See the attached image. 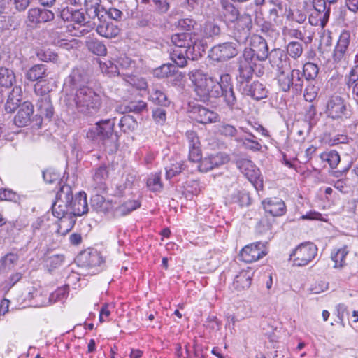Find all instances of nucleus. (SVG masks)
<instances>
[{
  "mask_svg": "<svg viewBox=\"0 0 358 358\" xmlns=\"http://www.w3.org/2000/svg\"><path fill=\"white\" fill-rule=\"evenodd\" d=\"M268 56V48L264 38L254 35L251 38L250 46L245 48L242 56L238 59V71L239 79L248 82L253 73H263L261 64L257 62L264 61Z\"/></svg>",
  "mask_w": 358,
  "mask_h": 358,
  "instance_id": "nucleus-1",
  "label": "nucleus"
},
{
  "mask_svg": "<svg viewBox=\"0 0 358 358\" xmlns=\"http://www.w3.org/2000/svg\"><path fill=\"white\" fill-rule=\"evenodd\" d=\"M63 103L69 110H77L84 115H93L97 113L102 106L101 96L93 89L83 87L75 92H66Z\"/></svg>",
  "mask_w": 358,
  "mask_h": 358,
  "instance_id": "nucleus-2",
  "label": "nucleus"
},
{
  "mask_svg": "<svg viewBox=\"0 0 358 358\" xmlns=\"http://www.w3.org/2000/svg\"><path fill=\"white\" fill-rule=\"evenodd\" d=\"M197 41V36L193 32L177 33L172 35L171 43L175 45V48L171 52V58L178 66H185L187 59H197L198 54L195 52Z\"/></svg>",
  "mask_w": 358,
  "mask_h": 358,
  "instance_id": "nucleus-3",
  "label": "nucleus"
},
{
  "mask_svg": "<svg viewBox=\"0 0 358 358\" xmlns=\"http://www.w3.org/2000/svg\"><path fill=\"white\" fill-rule=\"evenodd\" d=\"M188 75L197 100L208 102L212 98L220 97L219 81L214 80L198 69L190 71Z\"/></svg>",
  "mask_w": 358,
  "mask_h": 358,
  "instance_id": "nucleus-4",
  "label": "nucleus"
},
{
  "mask_svg": "<svg viewBox=\"0 0 358 358\" xmlns=\"http://www.w3.org/2000/svg\"><path fill=\"white\" fill-rule=\"evenodd\" d=\"M276 80L280 90L288 92L291 88L294 93L301 92L303 87V79L299 70L290 69L289 71L278 72Z\"/></svg>",
  "mask_w": 358,
  "mask_h": 358,
  "instance_id": "nucleus-5",
  "label": "nucleus"
},
{
  "mask_svg": "<svg viewBox=\"0 0 358 358\" xmlns=\"http://www.w3.org/2000/svg\"><path fill=\"white\" fill-rule=\"evenodd\" d=\"M72 199L71 187L68 185L61 186L56 194V200L52 204V214L56 217L71 214V204Z\"/></svg>",
  "mask_w": 358,
  "mask_h": 358,
  "instance_id": "nucleus-6",
  "label": "nucleus"
},
{
  "mask_svg": "<svg viewBox=\"0 0 358 358\" xmlns=\"http://www.w3.org/2000/svg\"><path fill=\"white\" fill-rule=\"evenodd\" d=\"M325 113L328 117L337 120L347 119L350 115L344 99L336 94L327 100Z\"/></svg>",
  "mask_w": 358,
  "mask_h": 358,
  "instance_id": "nucleus-7",
  "label": "nucleus"
},
{
  "mask_svg": "<svg viewBox=\"0 0 358 358\" xmlns=\"http://www.w3.org/2000/svg\"><path fill=\"white\" fill-rule=\"evenodd\" d=\"M317 252V248L313 243H301L290 254V259L294 265L303 266L315 258Z\"/></svg>",
  "mask_w": 358,
  "mask_h": 358,
  "instance_id": "nucleus-8",
  "label": "nucleus"
},
{
  "mask_svg": "<svg viewBox=\"0 0 358 358\" xmlns=\"http://www.w3.org/2000/svg\"><path fill=\"white\" fill-rule=\"evenodd\" d=\"M219 86H220V96L223 98L227 106L231 110L238 109L237 99L229 74L224 73L220 76Z\"/></svg>",
  "mask_w": 358,
  "mask_h": 358,
  "instance_id": "nucleus-9",
  "label": "nucleus"
},
{
  "mask_svg": "<svg viewBox=\"0 0 358 358\" xmlns=\"http://www.w3.org/2000/svg\"><path fill=\"white\" fill-rule=\"evenodd\" d=\"M115 124L114 120L99 121L87 131V136L93 140L97 139L104 142L113 137Z\"/></svg>",
  "mask_w": 358,
  "mask_h": 358,
  "instance_id": "nucleus-10",
  "label": "nucleus"
},
{
  "mask_svg": "<svg viewBox=\"0 0 358 358\" xmlns=\"http://www.w3.org/2000/svg\"><path fill=\"white\" fill-rule=\"evenodd\" d=\"M233 24V34L236 41L238 43H245L250 35V29L252 26L250 15L243 13Z\"/></svg>",
  "mask_w": 358,
  "mask_h": 358,
  "instance_id": "nucleus-11",
  "label": "nucleus"
},
{
  "mask_svg": "<svg viewBox=\"0 0 358 358\" xmlns=\"http://www.w3.org/2000/svg\"><path fill=\"white\" fill-rule=\"evenodd\" d=\"M267 243L256 242L245 246L240 252V257L247 263L255 262L268 253Z\"/></svg>",
  "mask_w": 358,
  "mask_h": 358,
  "instance_id": "nucleus-12",
  "label": "nucleus"
},
{
  "mask_svg": "<svg viewBox=\"0 0 358 358\" xmlns=\"http://www.w3.org/2000/svg\"><path fill=\"white\" fill-rule=\"evenodd\" d=\"M236 45L233 43H224L211 49L210 57L213 60L221 62L235 57L237 53Z\"/></svg>",
  "mask_w": 358,
  "mask_h": 358,
  "instance_id": "nucleus-13",
  "label": "nucleus"
},
{
  "mask_svg": "<svg viewBox=\"0 0 358 358\" xmlns=\"http://www.w3.org/2000/svg\"><path fill=\"white\" fill-rule=\"evenodd\" d=\"M109 171L108 167L101 165L94 169L91 188L97 193H104L107 191V180L108 178Z\"/></svg>",
  "mask_w": 358,
  "mask_h": 358,
  "instance_id": "nucleus-14",
  "label": "nucleus"
},
{
  "mask_svg": "<svg viewBox=\"0 0 358 358\" xmlns=\"http://www.w3.org/2000/svg\"><path fill=\"white\" fill-rule=\"evenodd\" d=\"M76 261L80 266L87 268L99 266L103 262V257L96 250H85L80 252Z\"/></svg>",
  "mask_w": 358,
  "mask_h": 358,
  "instance_id": "nucleus-15",
  "label": "nucleus"
},
{
  "mask_svg": "<svg viewBox=\"0 0 358 358\" xmlns=\"http://www.w3.org/2000/svg\"><path fill=\"white\" fill-rule=\"evenodd\" d=\"M189 113L192 119L201 124L215 122L219 117L215 112L201 105L193 106Z\"/></svg>",
  "mask_w": 358,
  "mask_h": 358,
  "instance_id": "nucleus-16",
  "label": "nucleus"
},
{
  "mask_svg": "<svg viewBox=\"0 0 358 358\" xmlns=\"http://www.w3.org/2000/svg\"><path fill=\"white\" fill-rule=\"evenodd\" d=\"M34 113V106L31 102L25 101L20 106L17 113L14 117V123L19 127L27 126L31 121Z\"/></svg>",
  "mask_w": 358,
  "mask_h": 358,
  "instance_id": "nucleus-17",
  "label": "nucleus"
},
{
  "mask_svg": "<svg viewBox=\"0 0 358 358\" xmlns=\"http://www.w3.org/2000/svg\"><path fill=\"white\" fill-rule=\"evenodd\" d=\"M270 62L277 68L278 72L291 69L289 58L282 50L274 49L270 54Z\"/></svg>",
  "mask_w": 358,
  "mask_h": 358,
  "instance_id": "nucleus-18",
  "label": "nucleus"
},
{
  "mask_svg": "<svg viewBox=\"0 0 358 358\" xmlns=\"http://www.w3.org/2000/svg\"><path fill=\"white\" fill-rule=\"evenodd\" d=\"M99 23L96 24V32L101 36L112 38L116 37L120 32L119 27L110 20H102L97 17Z\"/></svg>",
  "mask_w": 358,
  "mask_h": 358,
  "instance_id": "nucleus-19",
  "label": "nucleus"
},
{
  "mask_svg": "<svg viewBox=\"0 0 358 358\" xmlns=\"http://www.w3.org/2000/svg\"><path fill=\"white\" fill-rule=\"evenodd\" d=\"M237 167L252 183L257 182L259 176V169H256L254 164L249 159H241L236 162Z\"/></svg>",
  "mask_w": 358,
  "mask_h": 358,
  "instance_id": "nucleus-20",
  "label": "nucleus"
},
{
  "mask_svg": "<svg viewBox=\"0 0 358 358\" xmlns=\"http://www.w3.org/2000/svg\"><path fill=\"white\" fill-rule=\"evenodd\" d=\"M262 205L264 210L273 217L282 216L286 211L285 204L283 201L276 198L264 200Z\"/></svg>",
  "mask_w": 358,
  "mask_h": 358,
  "instance_id": "nucleus-21",
  "label": "nucleus"
},
{
  "mask_svg": "<svg viewBox=\"0 0 358 358\" xmlns=\"http://www.w3.org/2000/svg\"><path fill=\"white\" fill-rule=\"evenodd\" d=\"M240 81L243 83H248L250 80L245 82L240 79ZM243 93L254 99L259 100L267 96L268 91L262 83L254 82L250 85L246 83L245 86L243 87Z\"/></svg>",
  "mask_w": 358,
  "mask_h": 358,
  "instance_id": "nucleus-22",
  "label": "nucleus"
},
{
  "mask_svg": "<svg viewBox=\"0 0 358 358\" xmlns=\"http://www.w3.org/2000/svg\"><path fill=\"white\" fill-rule=\"evenodd\" d=\"M71 204V214L81 216L88 212L87 196L85 192H79L75 198L72 197Z\"/></svg>",
  "mask_w": 358,
  "mask_h": 358,
  "instance_id": "nucleus-23",
  "label": "nucleus"
},
{
  "mask_svg": "<svg viewBox=\"0 0 358 358\" xmlns=\"http://www.w3.org/2000/svg\"><path fill=\"white\" fill-rule=\"evenodd\" d=\"M350 34L348 31H343L339 37L337 45L334 52L335 61H341L345 56L350 43Z\"/></svg>",
  "mask_w": 358,
  "mask_h": 358,
  "instance_id": "nucleus-24",
  "label": "nucleus"
},
{
  "mask_svg": "<svg viewBox=\"0 0 358 358\" xmlns=\"http://www.w3.org/2000/svg\"><path fill=\"white\" fill-rule=\"evenodd\" d=\"M47 70L44 64H35L25 72V78L31 82H38L48 76Z\"/></svg>",
  "mask_w": 358,
  "mask_h": 358,
  "instance_id": "nucleus-25",
  "label": "nucleus"
},
{
  "mask_svg": "<svg viewBox=\"0 0 358 358\" xmlns=\"http://www.w3.org/2000/svg\"><path fill=\"white\" fill-rule=\"evenodd\" d=\"M313 6L315 11L318 13L320 25L324 27L329 20L331 6L329 5L327 8L325 0H313Z\"/></svg>",
  "mask_w": 358,
  "mask_h": 358,
  "instance_id": "nucleus-26",
  "label": "nucleus"
},
{
  "mask_svg": "<svg viewBox=\"0 0 358 358\" xmlns=\"http://www.w3.org/2000/svg\"><path fill=\"white\" fill-rule=\"evenodd\" d=\"M40 115L50 119L53 115V106L50 96L40 97L36 104Z\"/></svg>",
  "mask_w": 358,
  "mask_h": 358,
  "instance_id": "nucleus-27",
  "label": "nucleus"
},
{
  "mask_svg": "<svg viewBox=\"0 0 358 358\" xmlns=\"http://www.w3.org/2000/svg\"><path fill=\"white\" fill-rule=\"evenodd\" d=\"M100 194L101 193L96 192V194L92 197L91 206L96 211L105 213L113 208V205L109 200H106Z\"/></svg>",
  "mask_w": 358,
  "mask_h": 358,
  "instance_id": "nucleus-28",
  "label": "nucleus"
},
{
  "mask_svg": "<svg viewBox=\"0 0 358 358\" xmlns=\"http://www.w3.org/2000/svg\"><path fill=\"white\" fill-rule=\"evenodd\" d=\"M76 216L71 213L67 214V215L62 216L61 217H57L59 219L58 233L65 235L71 231L76 223Z\"/></svg>",
  "mask_w": 358,
  "mask_h": 358,
  "instance_id": "nucleus-29",
  "label": "nucleus"
},
{
  "mask_svg": "<svg viewBox=\"0 0 358 358\" xmlns=\"http://www.w3.org/2000/svg\"><path fill=\"white\" fill-rule=\"evenodd\" d=\"M86 46L89 51L99 56L106 55L107 49L106 45L96 38L89 37L86 41Z\"/></svg>",
  "mask_w": 358,
  "mask_h": 358,
  "instance_id": "nucleus-30",
  "label": "nucleus"
},
{
  "mask_svg": "<svg viewBox=\"0 0 358 358\" xmlns=\"http://www.w3.org/2000/svg\"><path fill=\"white\" fill-rule=\"evenodd\" d=\"M222 7L224 20L227 24L234 22L241 15L238 9L231 3H223Z\"/></svg>",
  "mask_w": 358,
  "mask_h": 358,
  "instance_id": "nucleus-31",
  "label": "nucleus"
},
{
  "mask_svg": "<svg viewBox=\"0 0 358 358\" xmlns=\"http://www.w3.org/2000/svg\"><path fill=\"white\" fill-rule=\"evenodd\" d=\"M252 282V277L249 271H242L236 276L234 281V287L238 289H245L250 287Z\"/></svg>",
  "mask_w": 358,
  "mask_h": 358,
  "instance_id": "nucleus-32",
  "label": "nucleus"
},
{
  "mask_svg": "<svg viewBox=\"0 0 358 358\" xmlns=\"http://www.w3.org/2000/svg\"><path fill=\"white\" fill-rule=\"evenodd\" d=\"M15 82V76L14 72L7 68H0V86L9 88L13 86Z\"/></svg>",
  "mask_w": 358,
  "mask_h": 358,
  "instance_id": "nucleus-33",
  "label": "nucleus"
},
{
  "mask_svg": "<svg viewBox=\"0 0 358 358\" xmlns=\"http://www.w3.org/2000/svg\"><path fill=\"white\" fill-rule=\"evenodd\" d=\"M100 3L101 0H85L86 13L90 18L99 17L100 9L102 8Z\"/></svg>",
  "mask_w": 358,
  "mask_h": 358,
  "instance_id": "nucleus-34",
  "label": "nucleus"
},
{
  "mask_svg": "<svg viewBox=\"0 0 358 358\" xmlns=\"http://www.w3.org/2000/svg\"><path fill=\"white\" fill-rule=\"evenodd\" d=\"M150 99L153 103L162 106L166 107L170 104L166 94L157 88L153 89L152 92L150 94Z\"/></svg>",
  "mask_w": 358,
  "mask_h": 358,
  "instance_id": "nucleus-35",
  "label": "nucleus"
},
{
  "mask_svg": "<svg viewBox=\"0 0 358 358\" xmlns=\"http://www.w3.org/2000/svg\"><path fill=\"white\" fill-rule=\"evenodd\" d=\"M270 3L273 5V7L269 9V18L276 21L286 10L285 5L280 0H270Z\"/></svg>",
  "mask_w": 358,
  "mask_h": 358,
  "instance_id": "nucleus-36",
  "label": "nucleus"
},
{
  "mask_svg": "<svg viewBox=\"0 0 358 358\" xmlns=\"http://www.w3.org/2000/svg\"><path fill=\"white\" fill-rule=\"evenodd\" d=\"M320 157L321 160L328 163L331 169L336 168L340 162V155L336 151L323 152Z\"/></svg>",
  "mask_w": 358,
  "mask_h": 358,
  "instance_id": "nucleus-37",
  "label": "nucleus"
},
{
  "mask_svg": "<svg viewBox=\"0 0 358 358\" xmlns=\"http://www.w3.org/2000/svg\"><path fill=\"white\" fill-rule=\"evenodd\" d=\"M34 90L36 95L43 97L50 96L49 93L52 91V87L46 80H41L34 85Z\"/></svg>",
  "mask_w": 358,
  "mask_h": 358,
  "instance_id": "nucleus-38",
  "label": "nucleus"
},
{
  "mask_svg": "<svg viewBox=\"0 0 358 358\" xmlns=\"http://www.w3.org/2000/svg\"><path fill=\"white\" fill-rule=\"evenodd\" d=\"M176 66L171 64H166L162 65L160 67L154 70L155 76L159 78H164L169 77L175 72Z\"/></svg>",
  "mask_w": 358,
  "mask_h": 358,
  "instance_id": "nucleus-39",
  "label": "nucleus"
},
{
  "mask_svg": "<svg viewBox=\"0 0 358 358\" xmlns=\"http://www.w3.org/2000/svg\"><path fill=\"white\" fill-rule=\"evenodd\" d=\"M273 222V218H269L266 216L262 217L256 226L257 232L261 234L269 232Z\"/></svg>",
  "mask_w": 358,
  "mask_h": 358,
  "instance_id": "nucleus-40",
  "label": "nucleus"
},
{
  "mask_svg": "<svg viewBox=\"0 0 358 358\" xmlns=\"http://www.w3.org/2000/svg\"><path fill=\"white\" fill-rule=\"evenodd\" d=\"M348 254L346 248L338 249L335 254L331 255V259L334 262L335 268H341L345 264V257Z\"/></svg>",
  "mask_w": 358,
  "mask_h": 358,
  "instance_id": "nucleus-41",
  "label": "nucleus"
},
{
  "mask_svg": "<svg viewBox=\"0 0 358 358\" xmlns=\"http://www.w3.org/2000/svg\"><path fill=\"white\" fill-rule=\"evenodd\" d=\"M287 52L292 58L297 59L302 55V44L299 42H290L287 46Z\"/></svg>",
  "mask_w": 358,
  "mask_h": 358,
  "instance_id": "nucleus-42",
  "label": "nucleus"
},
{
  "mask_svg": "<svg viewBox=\"0 0 358 358\" xmlns=\"http://www.w3.org/2000/svg\"><path fill=\"white\" fill-rule=\"evenodd\" d=\"M136 122L130 115L123 116L119 122V127L124 133L133 130L136 126Z\"/></svg>",
  "mask_w": 358,
  "mask_h": 358,
  "instance_id": "nucleus-43",
  "label": "nucleus"
},
{
  "mask_svg": "<svg viewBox=\"0 0 358 358\" xmlns=\"http://www.w3.org/2000/svg\"><path fill=\"white\" fill-rule=\"evenodd\" d=\"M148 187L153 192H159L162 189V184L160 181V176L159 173H155L148 179Z\"/></svg>",
  "mask_w": 358,
  "mask_h": 358,
  "instance_id": "nucleus-44",
  "label": "nucleus"
},
{
  "mask_svg": "<svg viewBox=\"0 0 358 358\" xmlns=\"http://www.w3.org/2000/svg\"><path fill=\"white\" fill-rule=\"evenodd\" d=\"M303 74L306 79H314L318 74V66L312 62H307L303 66Z\"/></svg>",
  "mask_w": 358,
  "mask_h": 358,
  "instance_id": "nucleus-45",
  "label": "nucleus"
},
{
  "mask_svg": "<svg viewBox=\"0 0 358 358\" xmlns=\"http://www.w3.org/2000/svg\"><path fill=\"white\" fill-rule=\"evenodd\" d=\"M251 138H245L241 140L243 145L252 151H259L262 149L261 144L255 139L253 135H250Z\"/></svg>",
  "mask_w": 358,
  "mask_h": 358,
  "instance_id": "nucleus-46",
  "label": "nucleus"
},
{
  "mask_svg": "<svg viewBox=\"0 0 358 358\" xmlns=\"http://www.w3.org/2000/svg\"><path fill=\"white\" fill-rule=\"evenodd\" d=\"M208 157L212 162L211 164L213 169L227 163L229 159L227 155L221 152H217Z\"/></svg>",
  "mask_w": 358,
  "mask_h": 358,
  "instance_id": "nucleus-47",
  "label": "nucleus"
},
{
  "mask_svg": "<svg viewBox=\"0 0 358 358\" xmlns=\"http://www.w3.org/2000/svg\"><path fill=\"white\" fill-rule=\"evenodd\" d=\"M220 27L214 22H207L203 27L204 34L207 36H217L220 34Z\"/></svg>",
  "mask_w": 358,
  "mask_h": 358,
  "instance_id": "nucleus-48",
  "label": "nucleus"
},
{
  "mask_svg": "<svg viewBox=\"0 0 358 358\" xmlns=\"http://www.w3.org/2000/svg\"><path fill=\"white\" fill-rule=\"evenodd\" d=\"M345 83L349 89L354 84L358 83V65L353 66L345 76Z\"/></svg>",
  "mask_w": 358,
  "mask_h": 358,
  "instance_id": "nucleus-49",
  "label": "nucleus"
},
{
  "mask_svg": "<svg viewBox=\"0 0 358 358\" xmlns=\"http://www.w3.org/2000/svg\"><path fill=\"white\" fill-rule=\"evenodd\" d=\"M318 87L313 84H308L305 89L303 96L306 101L312 102L316 99Z\"/></svg>",
  "mask_w": 358,
  "mask_h": 358,
  "instance_id": "nucleus-50",
  "label": "nucleus"
},
{
  "mask_svg": "<svg viewBox=\"0 0 358 358\" xmlns=\"http://www.w3.org/2000/svg\"><path fill=\"white\" fill-rule=\"evenodd\" d=\"M287 18L288 20H294L298 23L302 24L306 19V15L299 9L295 10H289L287 14Z\"/></svg>",
  "mask_w": 358,
  "mask_h": 358,
  "instance_id": "nucleus-51",
  "label": "nucleus"
},
{
  "mask_svg": "<svg viewBox=\"0 0 358 358\" xmlns=\"http://www.w3.org/2000/svg\"><path fill=\"white\" fill-rule=\"evenodd\" d=\"M155 10L160 14H164L168 12L170 8L171 0H152Z\"/></svg>",
  "mask_w": 358,
  "mask_h": 358,
  "instance_id": "nucleus-52",
  "label": "nucleus"
},
{
  "mask_svg": "<svg viewBox=\"0 0 358 358\" xmlns=\"http://www.w3.org/2000/svg\"><path fill=\"white\" fill-rule=\"evenodd\" d=\"M219 132L225 136L233 137L236 135L237 129L231 124H222L220 126Z\"/></svg>",
  "mask_w": 358,
  "mask_h": 358,
  "instance_id": "nucleus-53",
  "label": "nucleus"
},
{
  "mask_svg": "<svg viewBox=\"0 0 358 358\" xmlns=\"http://www.w3.org/2000/svg\"><path fill=\"white\" fill-rule=\"evenodd\" d=\"M182 165L176 163L171 164L169 167L166 168V177L167 179H170L182 171Z\"/></svg>",
  "mask_w": 358,
  "mask_h": 358,
  "instance_id": "nucleus-54",
  "label": "nucleus"
},
{
  "mask_svg": "<svg viewBox=\"0 0 358 358\" xmlns=\"http://www.w3.org/2000/svg\"><path fill=\"white\" fill-rule=\"evenodd\" d=\"M152 117L156 122L163 124L166 119V111L164 108H157L153 110Z\"/></svg>",
  "mask_w": 358,
  "mask_h": 358,
  "instance_id": "nucleus-55",
  "label": "nucleus"
},
{
  "mask_svg": "<svg viewBox=\"0 0 358 358\" xmlns=\"http://www.w3.org/2000/svg\"><path fill=\"white\" fill-rule=\"evenodd\" d=\"M43 177L44 180L48 183H55L59 182V175L52 171V170H46L43 172Z\"/></svg>",
  "mask_w": 358,
  "mask_h": 358,
  "instance_id": "nucleus-56",
  "label": "nucleus"
},
{
  "mask_svg": "<svg viewBox=\"0 0 358 358\" xmlns=\"http://www.w3.org/2000/svg\"><path fill=\"white\" fill-rule=\"evenodd\" d=\"M139 207V203L136 201H129L119 207V211L122 214H127Z\"/></svg>",
  "mask_w": 358,
  "mask_h": 358,
  "instance_id": "nucleus-57",
  "label": "nucleus"
},
{
  "mask_svg": "<svg viewBox=\"0 0 358 358\" xmlns=\"http://www.w3.org/2000/svg\"><path fill=\"white\" fill-rule=\"evenodd\" d=\"M28 20L34 24L41 23V8H31L28 11Z\"/></svg>",
  "mask_w": 358,
  "mask_h": 358,
  "instance_id": "nucleus-58",
  "label": "nucleus"
},
{
  "mask_svg": "<svg viewBox=\"0 0 358 358\" xmlns=\"http://www.w3.org/2000/svg\"><path fill=\"white\" fill-rule=\"evenodd\" d=\"M194 21L192 19L185 18L179 20L176 23V26L182 29L190 31L194 28Z\"/></svg>",
  "mask_w": 358,
  "mask_h": 358,
  "instance_id": "nucleus-59",
  "label": "nucleus"
},
{
  "mask_svg": "<svg viewBox=\"0 0 358 358\" xmlns=\"http://www.w3.org/2000/svg\"><path fill=\"white\" fill-rule=\"evenodd\" d=\"M189 148L199 147L200 141L196 132L193 131H188L186 133Z\"/></svg>",
  "mask_w": 358,
  "mask_h": 358,
  "instance_id": "nucleus-60",
  "label": "nucleus"
},
{
  "mask_svg": "<svg viewBox=\"0 0 358 358\" xmlns=\"http://www.w3.org/2000/svg\"><path fill=\"white\" fill-rule=\"evenodd\" d=\"M67 293V288L61 287L57 289L54 293H52L50 296V301L56 302L58 301H62L65 298Z\"/></svg>",
  "mask_w": 358,
  "mask_h": 358,
  "instance_id": "nucleus-61",
  "label": "nucleus"
},
{
  "mask_svg": "<svg viewBox=\"0 0 358 358\" xmlns=\"http://www.w3.org/2000/svg\"><path fill=\"white\" fill-rule=\"evenodd\" d=\"M72 21L78 25H85V17L83 12L75 10L71 13Z\"/></svg>",
  "mask_w": 358,
  "mask_h": 358,
  "instance_id": "nucleus-62",
  "label": "nucleus"
},
{
  "mask_svg": "<svg viewBox=\"0 0 358 358\" xmlns=\"http://www.w3.org/2000/svg\"><path fill=\"white\" fill-rule=\"evenodd\" d=\"M18 257L13 253L6 255L2 259V264L5 267L10 268L17 262Z\"/></svg>",
  "mask_w": 358,
  "mask_h": 358,
  "instance_id": "nucleus-63",
  "label": "nucleus"
},
{
  "mask_svg": "<svg viewBox=\"0 0 358 358\" xmlns=\"http://www.w3.org/2000/svg\"><path fill=\"white\" fill-rule=\"evenodd\" d=\"M146 106V103L143 101H136L130 102L128 107L131 111L140 113L145 109Z\"/></svg>",
  "mask_w": 358,
  "mask_h": 358,
  "instance_id": "nucleus-64",
  "label": "nucleus"
}]
</instances>
